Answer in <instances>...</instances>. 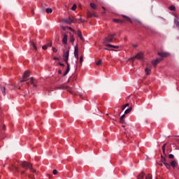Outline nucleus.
Instances as JSON below:
<instances>
[{
    "instance_id": "nucleus-1",
    "label": "nucleus",
    "mask_w": 179,
    "mask_h": 179,
    "mask_svg": "<svg viewBox=\"0 0 179 179\" xmlns=\"http://www.w3.org/2000/svg\"><path fill=\"white\" fill-rule=\"evenodd\" d=\"M63 59L64 62H66L67 64V69L64 73V76H66V74L69 73V71H71V64L68 63V60L69 59V50H67L66 52L64 53Z\"/></svg>"
},
{
    "instance_id": "nucleus-2",
    "label": "nucleus",
    "mask_w": 179,
    "mask_h": 179,
    "mask_svg": "<svg viewBox=\"0 0 179 179\" xmlns=\"http://www.w3.org/2000/svg\"><path fill=\"white\" fill-rule=\"evenodd\" d=\"M20 164L22 166V167H23V169H25L26 170H31L32 173H37V171L33 169V164L26 161L20 162Z\"/></svg>"
},
{
    "instance_id": "nucleus-3",
    "label": "nucleus",
    "mask_w": 179,
    "mask_h": 179,
    "mask_svg": "<svg viewBox=\"0 0 179 179\" xmlns=\"http://www.w3.org/2000/svg\"><path fill=\"white\" fill-rule=\"evenodd\" d=\"M82 17L79 16L77 19L73 17H69L68 18L63 19V23H75L76 22H81Z\"/></svg>"
},
{
    "instance_id": "nucleus-4",
    "label": "nucleus",
    "mask_w": 179,
    "mask_h": 179,
    "mask_svg": "<svg viewBox=\"0 0 179 179\" xmlns=\"http://www.w3.org/2000/svg\"><path fill=\"white\" fill-rule=\"evenodd\" d=\"M117 38H115V34H109L103 39V44H106L107 43H113V41H115Z\"/></svg>"
},
{
    "instance_id": "nucleus-5",
    "label": "nucleus",
    "mask_w": 179,
    "mask_h": 179,
    "mask_svg": "<svg viewBox=\"0 0 179 179\" xmlns=\"http://www.w3.org/2000/svg\"><path fill=\"white\" fill-rule=\"evenodd\" d=\"M57 89H65L71 94H73V95L76 94V92H75V89L69 86L61 85L60 87H58Z\"/></svg>"
},
{
    "instance_id": "nucleus-6",
    "label": "nucleus",
    "mask_w": 179,
    "mask_h": 179,
    "mask_svg": "<svg viewBox=\"0 0 179 179\" xmlns=\"http://www.w3.org/2000/svg\"><path fill=\"white\" fill-rule=\"evenodd\" d=\"M29 76H30V73L27 71H25L22 76V80H20L18 84V86H19L18 89H20V86H22V82H26L27 80V78H29Z\"/></svg>"
},
{
    "instance_id": "nucleus-7",
    "label": "nucleus",
    "mask_w": 179,
    "mask_h": 179,
    "mask_svg": "<svg viewBox=\"0 0 179 179\" xmlns=\"http://www.w3.org/2000/svg\"><path fill=\"white\" fill-rule=\"evenodd\" d=\"M135 59H143V52H140L136 56L129 59V60L132 61V62H134Z\"/></svg>"
},
{
    "instance_id": "nucleus-8",
    "label": "nucleus",
    "mask_w": 179,
    "mask_h": 179,
    "mask_svg": "<svg viewBox=\"0 0 179 179\" xmlns=\"http://www.w3.org/2000/svg\"><path fill=\"white\" fill-rule=\"evenodd\" d=\"M74 57L76 59H79V49L78 48V44L74 48Z\"/></svg>"
},
{
    "instance_id": "nucleus-9",
    "label": "nucleus",
    "mask_w": 179,
    "mask_h": 179,
    "mask_svg": "<svg viewBox=\"0 0 179 179\" xmlns=\"http://www.w3.org/2000/svg\"><path fill=\"white\" fill-rule=\"evenodd\" d=\"M127 22H130V23H134V22L141 23V20L135 17H133V18L127 17Z\"/></svg>"
},
{
    "instance_id": "nucleus-10",
    "label": "nucleus",
    "mask_w": 179,
    "mask_h": 179,
    "mask_svg": "<svg viewBox=\"0 0 179 179\" xmlns=\"http://www.w3.org/2000/svg\"><path fill=\"white\" fill-rule=\"evenodd\" d=\"M11 170L12 171H13V170H15V171H17L18 173H21V174H24V171H20L19 170V168L17 167V166H13H13H12V168H11Z\"/></svg>"
},
{
    "instance_id": "nucleus-11",
    "label": "nucleus",
    "mask_w": 179,
    "mask_h": 179,
    "mask_svg": "<svg viewBox=\"0 0 179 179\" xmlns=\"http://www.w3.org/2000/svg\"><path fill=\"white\" fill-rule=\"evenodd\" d=\"M77 36L82 40V41H85V38H83V35L82 34V31L80 29L77 31Z\"/></svg>"
},
{
    "instance_id": "nucleus-12",
    "label": "nucleus",
    "mask_w": 179,
    "mask_h": 179,
    "mask_svg": "<svg viewBox=\"0 0 179 179\" xmlns=\"http://www.w3.org/2000/svg\"><path fill=\"white\" fill-rule=\"evenodd\" d=\"M158 55H159V57H162V58H166V57H169V53L162 52H159Z\"/></svg>"
},
{
    "instance_id": "nucleus-13",
    "label": "nucleus",
    "mask_w": 179,
    "mask_h": 179,
    "mask_svg": "<svg viewBox=\"0 0 179 179\" xmlns=\"http://www.w3.org/2000/svg\"><path fill=\"white\" fill-rule=\"evenodd\" d=\"M63 44H67L68 43V35L64 34L63 39H62Z\"/></svg>"
},
{
    "instance_id": "nucleus-14",
    "label": "nucleus",
    "mask_w": 179,
    "mask_h": 179,
    "mask_svg": "<svg viewBox=\"0 0 179 179\" xmlns=\"http://www.w3.org/2000/svg\"><path fill=\"white\" fill-rule=\"evenodd\" d=\"M106 47H108V48H116V49L120 48V46L113 45H111V44H106Z\"/></svg>"
},
{
    "instance_id": "nucleus-15",
    "label": "nucleus",
    "mask_w": 179,
    "mask_h": 179,
    "mask_svg": "<svg viewBox=\"0 0 179 179\" xmlns=\"http://www.w3.org/2000/svg\"><path fill=\"white\" fill-rule=\"evenodd\" d=\"M88 16L90 17H97V14L94 12H89L88 13Z\"/></svg>"
},
{
    "instance_id": "nucleus-16",
    "label": "nucleus",
    "mask_w": 179,
    "mask_h": 179,
    "mask_svg": "<svg viewBox=\"0 0 179 179\" xmlns=\"http://www.w3.org/2000/svg\"><path fill=\"white\" fill-rule=\"evenodd\" d=\"M1 92L3 93V96H6V88L5 87H0Z\"/></svg>"
},
{
    "instance_id": "nucleus-17",
    "label": "nucleus",
    "mask_w": 179,
    "mask_h": 179,
    "mask_svg": "<svg viewBox=\"0 0 179 179\" xmlns=\"http://www.w3.org/2000/svg\"><path fill=\"white\" fill-rule=\"evenodd\" d=\"M145 178V173L143 172H141L139 175L137 176V179H143Z\"/></svg>"
},
{
    "instance_id": "nucleus-18",
    "label": "nucleus",
    "mask_w": 179,
    "mask_h": 179,
    "mask_svg": "<svg viewBox=\"0 0 179 179\" xmlns=\"http://www.w3.org/2000/svg\"><path fill=\"white\" fill-rule=\"evenodd\" d=\"M167 145L166 143L164 144L162 146V152L164 155V156H167V154L166 153V146Z\"/></svg>"
},
{
    "instance_id": "nucleus-19",
    "label": "nucleus",
    "mask_w": 179,
    "mask_h": 179,
    "mask_svg": "<svg viewBox=\"0 0 179 179\" xmlns=\"http://www.w3.org/2000/svg\"><path fill=\"white\" fill-rule=\"evenodd\" d=\"M30 83H31V85H33L34 87H37V85L36 84H34V78H30Z\"/></svg>"
},
{
    "instance_id": "nucleus-20",
    "label": "nucleus",
    "mask_w": 179,
    "mask_h": 179,
    "mask_svg": "<svg viewBox=\"0 0 179 179\" xmlns=\"http://www.w3.org/2000/svg\"><path fill=\"white\" fill-rule=\"evenodd\" d=\"M171 167H173V169H176V166H177V162L176 161H172L171 162Z\"/></svg>"
},
{
    "instance_id": "nucleus-21",
    "label": "nucleus",
    "mask_w": 179,
    "mask_h": 179,
    "mask_svg": "<svg viewBox=\"0 0 179 179\" xmlns=\"http://www.w3.org/2000/svg\"><path fill=\"white\" fill-rule=\"evenodd\" d=\"M145 74H146V75H149V74L150 73V72H152V71L150 70V69L146 68V69H145Z\"/></svg>"
},
{
    "instance_id": "nucleus-22",
    "label": "nucleus",
    "mask_w": 179,
    "mask_h": 179,
    "mask_svg": "<svg viewBox=\"0 0 179 179\" xmlns=\"http://www.w3.org/2000/svg\"><path fill=\"white\" fill-rule=\"evenodd\" d=\"M31 45L33 47V48H34V50H35V51H37V47L34 44V42L31 41Z\"/></svg>"
},
{
    "instance_id": "nucleus-23",
    "label": "nucleus",
    "mask_w": 179,
    "mask_h": 179,
    "mask_svg": "<svg viewBox=\"0 0 179 179\" xmlns=\"http://www.w3.org/2000/svg\"><path fill=\"white\" fill-rule=\"evenodd\" d=\"M174 23H179L178 16H177L176 15H174Z\"/></svg>"
},
{
    "instance_id": "nucleus-24",
    "label": "nucleus",
    "mask_w": 179,
    "mask_h": 179,
    "mask_svg": "<svg viewBox=\"0 0 179 179\" xmlns=\"http://www.w3.org/2000/svg\"><path fill=\"white\" fill-rule=\"evenodd\" d=\"M164 164L166 167V169H168L169 170L171 169V166L170 165V164L165 162Z\"/></svg>"
},
{
    "instance_id": "nucleus-25",
    "label": "nucleus",
    "mask_w": 179,
    "mask_h": 179,
    "mask_svg": "<svg viewBox=\"0 0 179 179\" xmlns=\"http://www.w3.org/2000/svg\"><path fill=\"white\" fill-rule=\"evenodd\" d=\"M130 111H132V107H130L129 108L127 109L125 111H124V114H129V112Z\"/></svg>"
},
{
    "instance_id": "nucleus-26",
    "label": "nucleus",
    "mask_w": 179,
    "mask_h": 179,
    "mask_svg": "<svg viewBox=\"0 0 179 179\" xmlns=\"http://www.w3.org/2000/svg\"><path fill=\"white\" fill-rule=\"evenodd\" d=\"M46 13H52V8H46Z\"/></svg>"
},
{
    "instance_id": "nucleus-27",
    "label": "nucleus",
    "mask_w": 179,
    "mask_h": 179,
    "mask_svg": "<svg viewBox=\"0 0 179 179\" xmlns=\"http://www.w3.org/2000/svg\"><path fill=\"white\" fill-rule=\"evenodd\" d=\"M129 106V103H127L126 105H123L122 106V111H124V110H125V108H127V107H128Z\"/></svg>"
},
{
    "instance_id": "nucleus-28",
    "label": "nucleus",
    "mask_w": 179,
    "mask_h": 179,
    "mask_svg": "<svg viewBox=\"0 0 179 179\" xmlns=\"http://www.w3.org/2000/svg\"><path fill=\"white\" fill-rule=\"evenodd\" d=\"M161 160L164 164L166 163V157H163V155H161Z\"/></svg>"
},
{
    "instance_id": "nucleus-29",
    "label": "nucleus",
    "mask_w": 179,
    "mask_h": 179,
    "mask_svg": "<svg viewBox=\"0 0 179 179\" xmlns=\"http://www.w3.org/2000/svg\"><path fill=\"white\" fill-rule=\"evenodd\" d=\"M70 41L71 43H72V44H73V42L75 41V38L73 37V35H71L70 38Z\"/></svg>"
},
{
    "instance_id": "nucleus-30",
    "label": "nucleus",
    "mask_w": 179,
    "mask_h": 179,
    "mask_svg": "<svg viewBox=\"0 0 179 179\" xmlns=\"http://www.w3.org/2000/svg\"><path fill=\"white\" fill-rule=\"evenodd\" d=\"M90 6L92 8V9H96L97 8L94 3H91Z\"/></svg>"
},
{
    "instance_id": "nucleus-31",
    "label": "nucleus",
    "mask_w": 179,
    "mask_h": 179,
    "mask_svg": "<svg viewBox=\"0 0 179 179\" xmlns=\"http://www.w3.org/2000/svg\"><path fill=\"white\" fill-rule=\"evenodd\" d=\"M169 10H173V11L176 10V6H169Z\"/></svg>"
},
{
    "instance_id": "nucleus-32",
    "label": "nucleus",
    "mask_w": 179,
    "mask_h": 179,
    "mask_svg": "<svg viewBox=\"0 0 179 179\" xmlns=\"http://www.w3.org/2000/svg\"><path fill=\"white\" fill-rule=\"evenodd\" d=\"M76 8H78V6L76 4L73 5L71 7V10H76Z\"/></svg>"
},
{
    "instance_id": "nucleus-33",
    "label": "nucleus",
    "mask_w": 179,
    "mask_h": 179,
    "mask_svg": "<svg viewBox=\"0 0 179 179\" xmlns=\"http://www.w3.org/2000/svg\"><path fill=\"white\" fill-rule=\"evenodd\" d=\"M83 62V55L80 57V64L82 65V63Z\"/></svg>"
},
{
    "instance_id": "nucleus-34",
    "label": "nucleus",
    "mask_w": 179,
    "mask_h": 179,
    "mask_svg": "<svg viewBox=\"0 0 179 179\" xmlns=\"http://www.w3.org/2000/svg\"><path fill=\"white\" fill-rule=\"evenodd\" d=\"M152 65H157V64H159L158 62H157V60H152Z\"/></svg>"
},
{
    "instance_id": "nucleus-35",
    "label": "nucleus",
    "mask_w": 179,
    "mask_h": 179,
    "mask_svg": "<svg viewBox=\"0 0 179 179\" xmlns=\"http://www.w3.org/2000/svg\"><path fill=\"white\" fill-rule=\"evenodd\" d=\"M156 61L157 62V63L159 64V62H162V61H163V58H157L156 59Z\"/></svg>"
},
{
    "instance_id": "nucleus-36",
    "label": "nucleus",
    "mask_w": 179,
    "mask_h": 179,
    "mask_svg": "<svg viewBox=\"0 0 179 179\" xmlns=\"http://www.w3.org/2000/svg\"><path fill=\"white\" fill-rule=\"evenodd\" d=\"M120 121L121 122V124H125V120L122 119V118H120Z\"/></svg>"
},
{
    "instance_id": "nucleus-37",
    "label": "nucleus",
    "mask_w": 179,
    "mask_h": 179,
    "mask_svg": "<svg viewBox=\"0 0 179 179\" xmlns=\"http://www.w3.org/2000/svg\"><path fill=\"white\" fill-rule=\"evenodd\" d=\"M46 45H47L48 48V47H52V42H50V43L46 44Z\"/></svg>"
},
{
    "instance_id": "nucleus-38",
    "label": "nucleus",
    "mask_w": 179,
    "mask_h": 179,
    "mask_svg": "<svg viewBox=\"0 0 179 179\" xmlns=\"http://www.w3.org/2000/svg\"><path fill=\"white\" fill-rule=\"evenodd\" d=\"M102 64V60L100 59L99 62H96V65L100 66Z\"/></svg>"
},
{
    "instance_id": "nucleus-39",
    "label": "nucleus",
    "mask_w": 179,
    "mask_h": 179,
    "mask_svg": "<svg viewBox=\"0 0 179 179\" xmlns=\"http://www.w3.org/2000/svg\"><path fill=\"white\" fill-rule=\"evenodd\" d=\"M145 179H152V175L148 174L146 177Z\"/></svg>"
},
{
    "instance_id": "nucleus-40",
    "label": "nucleus",
    "mask_w": 179,
    "mask_h": 179,
    "mask_svg": "<svg viewBox=\"0 0 179 179\" xmlns=\"http://www.w3.org/2000/svg\"><path fill=\"white\" fill-rule=\"evenodd\" d=\"M52 173H53L54 176H56V174L58 173V171H57V169H55V170H53Z\"/></svg>"
},
{
    "instance_id": "nucleus-41",
    "label": "nucleus",
    "mask_w": 179,
    "mask_h": 179,
    "mask_svg": "<svg viewBox=\"0 0 179 179\" xmlns=\"http://www.w3.org/2000/svg\"><path fill=\"white\" fill-rule=\"evenodd\" d=\"M62 29L63 30H66V29H71V27H62Z\"/></svg>"
},
{
    "instance_id": "nucleus-42",
    "label": "nucleus",
    "mask_w": 179,
    "mask_h": 179,
    "mask_svg": "<svg viewBox=\"0 0 179 179\" xmlns=\"http://www.w3.org/2000/svg\"><path fill=\"white\" fill-rule=\"evenodd\" d=\"M103 50H106V51H114L113 49H108L107 48H104Z\"/></svg>"
},
{
    "instance_id": "nucleus-43",
    "label": "nucleus",
    "mask_w": 179,
    "mask_h": 179,
    "mask_svg": "<svg viewBox=\"0 0 179 179\" xmlns=\"http://www.w3.org/2000/svg\"><path fill=\"white\" fill-rule=\"evenodd\" d=\"M169 159H173L174 158V155L171 154V155H169Z\"/></svg>"
},
{
    "instance_id": "nucleus-44",
    "label": "nucleus",
    "mask_w": 179,
    "mask_h": 179,
    "mask_svg": "<svg viewBox=\"0 0 179 179\" xmlns=\"http://www.w3.org/2000/svg\"><path fill=\"white\" fill-rule=\"evenodd\" d=\"M115 23H117L118 22H120V20L119 19H113V20Z\"/></svg>"
},
{
    "instance_id": "nucleus-45",
    "label": "nucleus",
    "mask_w": 179,
    "mask_h": 179,
    "mask_svg": "<svg viewBox=\"0 0 179 179\" xmlns=\"http://www.w3.org/2000/svg\"><path fill=\"white\" fill-rule=\"evenodd\" d=\"M52 50L53 52H57V48H52Z\"/></svg>"
},
{
    "instance_id": "nucleus-46",
    "label": "nucleus",
    "mask_w": 179,
    "mask_h": 179,
    "mask_svg": "<svg viewBox=\"0 0 179 179\" xmlns=\"http://www.w3.org/2000/svg\"><path fill=\"white\" fill-rule=\"evenodd\" d=\"M42 48H43V50H47V45H43V47H42Z\"/></svg>"
},
{
    "instance_id": "nucleus-47",
    "label": "nucleus",
    "mask_w": 179,
    "mask_h": 179,
    "mask_svg": "<svg viewBox=\"0 0 179 179\" xmlns=\"http://www.w3.org/2000/svg\"><path fill=\"white\" fill-rule=\"evenodd\" d=\"M58 64L60 65V66H65V64H64L61 62H59Z\"/></svg>"
},
{
    "instance_id": "nucleus-48",
    "label": "nucleus",
    "mask_w": 179,
    "mask_h": 179,
    "mask_svg": "<svg viewBox=\"0 0 179 179\" xmlns=\"http://www.w3.org/2000/svg\"><path fill=\"white\" fill-rule=\"evenodd\" d=\"M132 45H133V47H134V48H136L138 47V45H136V44H133Z\"/></svg>"
},
{
    "instance_id": "nucleus-49",
    "label": "nucleus",
    "mask_w": 179,
    "mask_h": 179,
    "mask_svg": "<svg viewBox=\"0 0 179 179\" xmlns=\"http://www.w3.org/2000/svg\"><path fill=\"white\" fill-rule=\"evenodd\" d=\"M120 118H122L124 120V118H125V115H122Z\"/></svg>"
},
{
    "instance_id": "nucleus-50",
    "label": "nucleus",
    "mask_w": 179,
    "mask_h": 179,
    "mask_svg": "<svg viewBox=\"0 0 179 179\" xmlns=\"http://www.w3.org/2000/svg\"><path fill=\"white\" fill-rule=\"evenodd\" d=\"M53 59H55V60H59V59H58V57H54Z\"/></svg>"
},
{
    "instance_id": "nucleus-51",
    "label": "nucleus",
    "mask_w": 179,
    "mask_h": 179,
    "mask_svg": "<svg viewBox=\"0 0 179 179\" xmlns=\"http://www.w3.org/2000/svg\"><path fill=\"white\" fill-rule=\"evenodd\" d=\"M58 72L59 74L62 73V71L61 70H59Z\"/></svg>"
},
{
    "instance_id": "nucleus-52",
    "label": "nucleus",
    "mask_w": 179,
    "mask_h": 179,
    "mask_svg": "<svg viewBox=\"0 0 179 179\" xmlns=\"http://www.w3.org/2000/svg\"><path fill=\"white\" fill-rule=\"evenodd\" d=\"M178 26H179V24H178V23H177V24H176V27H178Z\"/></svg>"
},
{
    "instance_id": "nucleus-53",
    "label": "nucleus",
    "mask_w": 179,
    "mask_h": 179,
    "mask_svg": "<svg viewBox=\"0 0 179 179\" xmlns=\"http://www.w3.org/2000/svg\"><path fill=\"white\" fill-rule=\"evenodd\" d=\"M2 128H3V129H5V125H3V126L2 127Z\"/></svg>"
},
{
    "instance_id": "nucleus-54",
    "label": "nucleus",
    "mask_w": 179,
    "mask_h": 179,
    "mask_svg": "<svg viewBox=\"0 0 179 179\" xmlns=\"http://www.w3.org/2000/svg\"><path fill=\"white\" fill-rule=\"evenodd\" d=\"M49 176V178H50L51 176L50 175H48Z\"/></svg>"
},
{
    "instance_id": "nucleus-55",
    "label": "nucleus",
    "mask_w": 179,
    "mask_h": 179,
    "mask_svg": "<svg viewBox=\"0 0 179 179\" xmlns=\"http://www.w3.org/2000/svg\"><path fill=\"white\" fill-rule=\"evenodd\" d=\"M70 80H71V78H70V79H69L68 82H70Z\"/></svg>"
},
{
    "instance_id": "nucleus-56",
    "label": "nucleus",
    "mask_w": 179,
    "mask_h": 179,
    "mask_svg": "<svg viewBox=\"0 0 179 179\" xmlns=\"http://www.w3.org/2000/svg\"><path fill=\"white\" fill-rule=\"evenodd\" d=\"M27 84L29 85V83H27Z\"/></svg>"
}]
</instances>
